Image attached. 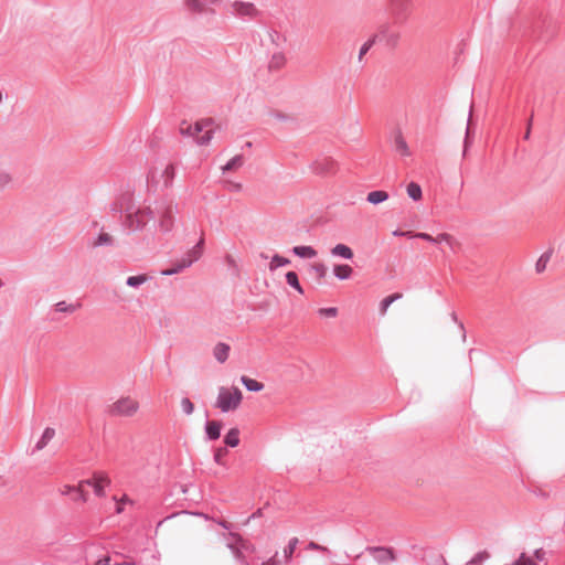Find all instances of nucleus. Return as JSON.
Wrapping results in <instances>:
<instances>
[{
    "label": "nucleus",
    "instance_id": "09e8293b",
    "mask_svg": "<svg viewBox=\"0 0 565 565\" xmlns=\"http://www.w3.org/2000/svg\"><path fill=\"white\" fill-rule=\"evenodd\" d=\"M451 239L452 237L449 234L440 233L435 237V244H441L444 242L447 244H451Z\"/></svg>",
    "mask_w": 565,
    "mask_h": 565
},
{
    "label": "nucleus",
    "instance_id": "8fccbe9b",
    "mask_svg": "<svg viewBox=\"0 0 565 565\" xmlns=\"http://www.w3.org/2000/svg\"><path fill=\"white\" fill-rule=\"evenodd\" d=\"M12 181L11 175L7 172H0V190L4 189Z\"/></svg>",
    "mask_w": 565,
    "mask_h": 565
},
{
    "label": "nucleus",
    "instance_id": "dca6fc26",
    "mask_svg": "<svg viewBox=\"0 0 565 565\" xmlns=\"http://www.w3.org/2000/svg\"><path fill=\"white\" fill-rule=\"evenodd\" d=\"M331 256L351 260L354 257L352 248L345 244L339 243L330 250Z\"/></svg>",
    "mask_w": 565,
    "mask_h": 565
},
{
    "label": "nucleus",
    "instance_id": "4be33fe9",
    "mask_svg": "<svg viewBox=\"0 0 565 565\" xmlns=\"http://www.w3.org/2000/svg\"><path fill=\"white\" fill-rule=\"evenodd\" d=\"M225 447L235 448L239 445V429L237 427L231 428L223 439Z\"/></svg>",
    "mask_w": 565,
    "mask_h": 565
},
{
    "label": "nucleus",
    "instance_id": "39448f33",
    "mask_svg": "<svg viewBox=\"0 0 565 565\" xmlns=\"http://www.w3.org/2000/svg\"><path fill=\"white\" fill-rule=\"evenodd\" d=\"M137 409V402L132 401L130 397H121L109 407L108 413L111 416H131Z\"/></svg>",
    "mask_w": 565,
    "mask_h": 565
},
{
    "label": "nucleus",
    "instance_id": "5fc2aeb1",
    "mask_svg": "<svg viewBox=\"0 0 565 565\" xmlns=\"http://www.w3.org/2000/svg\"><path fill=\"white\" fill-rule=\"evenodd\" d=\"M546 552L543 548H536L534 551V557L536 561H534L536 564L537 562H543L545 559Z\"/></svg>",
    "mask_w": 565,
    "mask_h": 565
},
{
    "label": "nucleus",
    "instance_id": "412c9836",
    "mask_svg": "<svg viewBox=\"0 0 565 565\" xmlns=\"http://www.w3.org/2000/svg\"><path fill=\"white\" fill-rule=\"evenodd\" d=\"M352 274H353V269L348 264H337L333 266V275L339 280H347V279L351 278Z\"/></svg>",
    "mask_w": 565,
    "mask_h": 565
},
{
    "label": "nucleus",
    "instance_id": "7ed1b4c3",
    "mask_svg": "<svg viewBox=\"0 0 565 565\" xmlns=\"http://www.w3.org/2000/svg\"><path fill=\"white\" fill-rule=\"evenodd\" d=\"M211 124V119L196 121L193 126H189L188 128L183 129L181 128L180 132L184 136H191L195 138V141L200 146H206L210 143V141L213 138L214 130L207 129L204 131V134L200 135L206 126Z\"/></svg>",
    "mask_w": 565,
    "mask_h": 565
},
{
    "label": "nucleus",
    "instance_id": "f257e3e1",
    "mask_svg": "<svg viewBox=\"0 0 565 565\" xmlns=\"http://www.w3.org/2000/svg\"><path fill=\"white\" fill-rule=\"evenodd\" d=\"M204 239L200 241L184 255L181 259L171 264V266L161 271L164 276H172L189 268L193 263L198 262L202 256Z\"/></svg>",
    "mask_w": 565,
    "mask_h": 565
},
{
    "label": "nucleus",
    "instance_id": "bb28decb",
    "mask_svg": "<svg viewBox=\"0 0 565 565\" xmlns=\"http://www.w3.org/2000/svg\"><path fill=\"white\" fill-rule=\"evenodd\" d=\"M407 195L413 201L417 202L423 198L422 186L417 182H409L406 188Z\"/></svg>",
    "mask_w": 565,
    "mask_h": 565
},
{
    "label": "nucleus",
    "instance_id": "2f4dec72",
    "mask_svg": "<svg viewBox=\"0 0 565 565\" xmlns=\"http://www.w3.org/2000/svg\"><path fill=\"white\" fill-rule=\"evenodd\" d=\"M291 262L289 258H286L284 256H280L278 254H275L273 257H271V260L269 263V270L270 271H274L276 269H278L279 267H282V266H287L289 265Z\"/></svg>",
    "mask_w": 565,
    "mask_h": 565
},
{
    "label": "nucleus",
    "instance_id": "3c124183",
    "mask_svg": "<svg viewBox=\"0 0 565 565\" xmlns=\"http://www.w3.org/2000/svg\"><path fill=\"white\" fill-rule=\"evenodd\" d=\"M226 547L232 554H235V551L241 550V542H238L237 539H233V541L226 543Z\"/></svg>",
    "mask_w": 565,
    "mask_h": 565
},
{
    "label": "nucleus",
    "instance_id": "bf43d9fd",
    "mask_svg": "<svg viewBox=\"0 0 565 565\" xmlns=\"http://www.w3.org/2000/svg\"><path fill=\"white\" fill-rule=\"evenodd\" d=\"M269 36H270L271 42L275 43L276 45H278L277 40L280 39V33L278 31L271 30L269 33Z\"/></svg>",
    "mask_w": 565,
    "mask_h": 565
},
{
    "label": "nucleus",
    "instance_id": "f704fd0d",
    "mask_svg": "<svg viewBox=\"0 0 565 565\" xmlns=\"http://www.w3.org/2000/svg\"><path fill=\"white\" fill-rule=\"evenodd\" d=\"M185 7L192 13L205 12V3L203 0H185Z\"/></svg>",
    "mask_w": 565,
    "mask_h": 565
},
{
    "label": "nucleus",
    "instance_id": "20e7f679",
    "mask_svg": "<svg viewBox=\"0 0 565 565\" xmlns=\"http://www.w3.org/2000/svg\"><path fill=\"white\" fill-rule=\"evenodd\" d=\"M365 552L372 555L379 565H388L396 561L395 550L391 546H366Z\"/></svg>",
    "mask_w": 565,
    "mask_h": 565
},
{
    "label": "nucleus",
    "instance_id": "e2e57ef3",
    "mask_svg": "<svg viewBox=\"0 0 565 565\" xmlns=\"http://www.w3.org/2000/svg\"><path fill=\"white\" fill-rule=\"evenodd\" d=\"M84 484L93 488L94 487V477L92 479H86V480L81 481L78 483V487H81V489H83Z\"/></svg>",
    "mask_w": 565,
    "mask_h": 565
},
{
    "label": "nucleus",
    "instance_id": "680f3d73",
    "mask_svg": "<svg viewBox=\"0 0 565 565\" xmlns=\"http://www.w3.org/2000/svg\"><path fill=\"white\" fill-rule=\"evenodd\" d=\"M94 565H110V557L105 556L95 562Z\"/></svg>",
    "mask_w": 565,
    "mask_h": 565
},
{
    "label": "nucleus",
    "instance_id": "a878e982",
    "mask_svg": "<svg viewBox=\"0 0 565 565\" xmlns=\"http://www.w3.org/2000/svg\"><path fill=\"white\" fill-rule=\"evenodd\" d=\"M286 282L294 288L298 294L303 295L305 290L300 285L298 274L296 271H287L285 275Z\"/></svg>",
    "mask_w": 565,
    "mask_h": 565
},
{
    "label": "nucleus",
    "instance_id": "0eeeda50",
    "mask_svg": "<svg viewBox=\"0 0 565 565\" xmlns=\"http://www.w3.org/2000/svg\"><path fill=\"white\" fill-rule=\"evenodd\" d=\"M232 12L239 18H257L260 11L252 2L234 1L232 3Z\"/></svg>",
    "mask_w": 565,
    "mask_h": 565
},
{
    "label": "nucleus",
    "instance_id": "ea45409f",
    "mask_svg": "<svg viewBox=\"0 0 565 565\" xmlns=\"http://www.w3.org/2000/svg\"><path fill=\"white\" fill-rule=\"evenodd\" d=\"M286 62V57L282 52L274 53L269 62V68H280Z\"/></svg>",
    "mask_w": 565,
    "mask_h": 565
},
{
    "label": "nucleus",
    "instance_id": "de8ad7c7",
    "mask_svg": "<svg viewBox=\"0 0 565 565\" xmlns=\"http://www.w3.org/2000/svg\"><path fill=\"white\" fill-rule=\"evenodd\" d=\"M413 238H419V239L426 241L428 243L435 244V237L428 233H424V232L414 233Z\"/></svg>",
    "mask_w": 565,
    "mask_h": 565
},
{
    "label": "nucleus",
    "instance_id": "473e14b6",
    "mask_svg": "<svg viewBox=\"0 0 565 565\" xmlns=\"http://www.w3.org/2000/svg\"><path fill=\"white\" fill-rule=\"evenodd\" d=\"M552 254H553V249H548L546 252H544L540 258L537 259L536 264H535V270L536 273H542L545 270L546 268V265L547 263L550 262L551 257H552Z\"/></svg>",
    "mask_w": 565,
    "mask_h": 565
},
{
    "label": "nucleus",
    "instance_id": "864d4df0",
    "mask_svg": "<svg viewBox=\"0 0 565 565\" xmlns=\"http://www.w3.org/2000/svg\"><path fill=\"white\" fill-rule=\"evenodd\" d=\"M451 319H452L454 322L458 323V326H459V328H460V330L462 332V339L465 340L466 339L465 326H463V323L461 321H459L458 316H457V313L455 311L451 312Z\"/></svg>",
    "mask_w": 565,
    "mask_h": 565
},
{
    "label": "nucleus",
    "instance_id": "774afa93",
    "mask_svg": "<svg viewBox=\"0 0 565 565\" xmlns=\"http://www.w3.org/2000/svg\"><path fill=\"white\" fill-rule=\"evenodd\" d=\"M122 511H124L122 505H121L120 503H117V504H116V508H115V512H116L117 514H120Z\"/></svg>",
    "mask_w": 565,
    "mask_h": 565
},
{
    "label": "nucleus",
    "instance_id": "5701e85b",
    "mask_svg": "<svg viewBox=\"0 0 565 565\" xmlns=\"http://www.w3.org/2000/svg\"><path fill=\"white\" fill-rule=\"evenodd\" d=\"M241 383L242 385L248 391L253 393H257L264 390V384L262 382H258L252 377H248L246 375L241 376Z\"/></svg>",
    "mask_w": 565,
    "mask_h": 565
},
{
    "label": "nucleus",
    "instance_id": "a18cd8bd",
    "mask_svg": "<svg viewBox=\"0 0 565 565\" xmlns=\"http://www.w3.org/2000/svg\"><path fill=\"white\" fill-rule=\"evenodd\" d=\"M137 212L142 213V218H147V221H154L156 220V212L150 207L147 206L145 209H139Z\"/></svg>",
    "mask_w": 565,
    "mask_h": 565
},
{
    "label": "nucleus",
    "instance_id": "69168bd1",
    "mask_svg": "<svg viewBox=\"0 0 565 565\" xmlns=\"http://www.w3.org/2000/svg\"><path fill=\"white\" fill-rule=\"evenodd\" d=\"M274 117L279 119V120H286L287 119V116L281 114V113H275Z\"/></svg>",
    "mask_w": 565,
    "mask_h": 565
},
{
    "label": "nucleus",
    "instance_id": "49530a36",
    "mask_svg": "<svg viewBox=\"0 0 565 565\" xmlns=\"http://www.w3.org/2000/svg\"><path fill=\"white\" fill-rule=\"evenodd\" d=\"M233 556L236 559V562L238 563V565H250L242 548L238 551H235V554H233Z\"/></svg>",
    "mask_w": 565,
    "mask_h": 565
},
{
    "label": "nucleus",
    "instance_id": "6ab92c4d",
    "mask_svg": "<svg viewBox=\"0 0 565 565\" xmlns=\"http://www.w3.org/2000/svg\"><path fill=\"white\" fill-rule=\"evenodd\" d=\"M230 345L224 342H218L213 349V355L220 363H224L228 359Z\"/></svg>",
    "mask_w": 565,
    "mask_h": 565
},
{
    "label": "nucleus",
    "instance_id": "9d476101",
    "mask_svg": "<svg viewBox=\"0 0 565 565\" xmlns=\"http://www.w3.org/2000/svg\"><path fill=\"white\" fill-rule=\"evenodd\" d=\"M392 148L395 152L399 153L403 157H407L411 154L408 145H407L405 138L403 137L401 130H396L394 132Z\"/></svg>",
    "mask_w": 565,
    "mask_h": 565
},
{
    "label": "nucleus",
    "instance_id": "f3484780",
    "mask_svg": "<svg viewBox=\"0 0 565 565\" xmlns=\"http://www.w3.org/2000/svg\"><path fill=\"white\" fill-rule=\"evenodd\" d=\"M109 479L104 473H94V493L97 497H104L105 495V486L109 484Z\"/></svg>",
    "mask_w": 565,
    "mask_h": 565
},
{
    "label": "nucleus",
    "instance_id": "58836bf2",
    "mask_svg": "<svg viewBox=\"0 0 565 565\" xmlns=\"http://www.w3.org/2000/svg\"><path fill=\"white\" fill-rule=\"evenodd\" d=\"M489 557L490 553L488 551H480L471 559H469L466 565H481V563L487 561Z\"/></svg>",
    "mask_w": 565,
    "mask_h": 565
},
{
    "label": "nucleus",
    "instance_id": "6e6552de",
    "mask_svg": "<svg viewBox=\"0 0 565 565\" xmlns=\"http://www.w3.org/2000/svg\"><path fill=\"white\" fill-rule=\"evenodd\" d=\"M223 423L221 420L206 419L204 424V434L206 440H217L221 437Z\"/></svg>",
    "mask_w": 565,
    "mask_h": 565
},
{
    "label": "nucleus",
    "instance_id": "13d9d810",
    "mask_svg": "<svg viewBox=\"0 0 565 565\" xmlns=\"http://www.w3.org/2000/svg\"><path fill=\"white\" fill-rule=\"evenodd\" d=\"M278 553L276 552L274 556L269 557L267 561L263 562L262 565H279V562L276 559Z\"/></svg>",
    "mask_w": 565,
    "mask_h": 565
},
{
    "label": "nucleus",
    "instance_id": "4468645a",
    "mask_svg": "<svg viewBox=\"0 0 565 565\" xmlns=\"http://www.w3.org/2000/svg\"><path fill=\"white\" fill-rule=\"evenodd\" d=\"M114 238L108 233L104 232L102 228L97 236L93 237L89 241V246L93 248L104 247V246H113Z\"/></svg>",
    "mask_w": 565,
    "mask_h": 565
},
{
    "label": "nucleus",
    "instance_id": "052dcab7",
    "mask_svg": "<svg viewBox=\"0 0 565 565\" xmlns=\"http://www.w3.org/2000/svg\"><path fill=\"white\" fill-rule=\"evenodd\" d=\"M532 120H533V115H531V117L527 120L526 131H525L524 137H523L525 140L530 139Z\"/></svg>",
    "mask_w": 565,
    "mask_h": 565
},
{
    "label": "nucleus",
    "instance_id": "ddd939ff",
    "mask_svg": "<svg viewBox=\"0 0 565 565\" xmlns=\"http://www.w3.org/2000/svg\"><path fill=\"white\" fill-rule=\"evenodd\" d=\"M409 0H393L392 12L397 21L406 19Z\"/></svg>",
    "mask_w": 565,
    "mask_h": 565
},
{
    "label": "nucleus",
    "instance_id": "7c9ffc66",
    "mask_svg": "<svg viewBox=\"0 0 565 565\" xmlns=\"http://www.w3.org/2000/svg\"><path fill=\"white\" fill-rule=\"evenodd\" d=\"M402 297H403V295H402V294H399V292H394V294H392V295H390V296L385 297V298L381 301V303H380V312H381V315H384V313L387 311L388 307H390L393 302H395L396 300L401 299Z\"/></svg>",
    "mask_w": 565,
    "mask_h": 565
},
{
    "label": "nucleus",
    "instance_id": "9b49d317",
    "mask_svg": "<svg viewBox=\"0 0 565 565\" xmlns=\"http://www.w3.org/2000/svg\"><path fill=\"white\" fill-rule=\"evenodd\" d=\"M62 495H68L74 501L86 502L87 493L78 486L66 484L61 489Z\"/></svg>",
    "mask_w": 565,
    "mask_h": 565
},
{
    "label": "nucleus",
    "instance_id": "393cba45",
    "mask_svg": "<svg viewBox=\"0 0 565 565\" xmlns=\"http://www.w3.org/2000/svg\"><path fill=\"white\" fill-rule=\"evenodd\" d=\"M163 186L169 188L172 185L173 179L175 177V167L172 163L166 166V168L161 171V175Z\"/></svg>",
    "mask_w": 565,
    "mask_h": 565
},
{
    "label": "nucleus",
    "instance_id": "f03ea898",
    "mask_svg": "<svg viewBox=\"0 0 565 565\" xmlns=\"http://www.w3.org/2000/svg\"><path fill=\"white\" fill-rule=\"evenodd\" d=\"M243 399L242 391L233 386L232 390L220 387L215 407L220 408L222 413H228L239 407Z\"/></svg>",
    "mask_w": 565,
    "mask_h": 565
},
{
    "label": "nucleus",
    "instance_id": "2eb2a0df",
    "mask_svg": "<svg viewBox=\"0 0 565 565\" xmlns=\"http://www.w3.org/2000/svg\"><path fill=\"white\" fill-rule=\"evenodd\" d=\"M386 32L387 28L381 29L376 34L373 35V38L369 39L365 43L362 44L359 52L360 61L377 41H382L385 38Z\"/></svg>",
    "mask_w": 565,
    "mask_h": 565
},
{
    "label": "nucleus",
    "instance_id": "6e6d98bb",
    "mask_svg": "<svg viewBox=\"0 0 565 565\" xmlns=\"http://www.w3.org/2000/svg\"><path fill=\"white\" fill-rule=\"evenodd\" d=\"M393 235H394V236H403V237H407V238H413L414 233H413V232H411V231H406V232H404V231H401V230H395V231L393 232Z\"/></svg>",
    "mask_w": 565,
    "mask_h": 565
},
{
    "label": "nucleus",
    "instance_id": "1a4fd4ad",
    "mask_svg": "<svg viewBox=\"0 0 565 565\" xmlns=\"http://www.w3.org/2000/svg\"><path fill=\"white\" fill-rule=\"evenodd\" d=\"M177 209V205L174 206ZM160 230L163 233H168L173 227V206L171 204L167 205L163 211L160 212V221H159Z\"/></svg>",
    "mask_w": 565,
    "mask_h": 565
},
{
    "label": "nucleus",
    "instance_id": "4d7b16f0",
    "mask_svg": "<svg viewBox=\"0 0 565 565\" xmlns=\"http://www.w3.org/2000/svg\"><path fill=\"white\" fill-rule=\"evenodd\" d=\"M110 212L113 213H119V214H122L124 213V210H122V205L117 203V202H114L110 204Z\"/></svg>",
    "mask_w": 565,
    "mask_h": 565
},
{
    "label": "nucleus",
    "instance_id": "cd10ccee",
    "mask_svg": "<svg viewBox=\"0 0 565 565\" xmlns=\"http://www.w3.org/2000/svg\"><path fill=\"white\" fill-rule=\"evenodd\" d=\"M55 430L51 427H46L41 436V438L36 441L34 450L43 449L49 441L54 437Z\"/></svg>",
    "mask_w": 565,
    "mask_h": 565
},
{
    "label": "nucleus",
    "instance_id": "72a5a7b5",
    "mask_svg": "<svg viewBox=\"0 0 565 565\" xmlns=\"http://www.w3.org/2000/svg\"><path fill=\"white\" fill-rule=\"evenodd\" d=\"M79 307V303H67L66 301H58L55 303L54 309L56 312L73 313Z\"/></svg>",
    "mask_w": 565,
    "mask_h": 565
},
{
    "label": "nucleus",
    "instance_id": "c9c22d12",
    "mask_svg": "<svg viewBox=\"0 0 565 565\" xmlns=\"http://www.w3.org/2000/svg\"><path fill=\"white\" fill-rule=\"evenodd\" d=\"M298 539L297 537H291L289 541H288V544L285 546L284 548V557L286 559L287 563L291 562L292 559V555L295 553V550L298 545Z\"/></svg>",
    "mask_w": 565,
    "mask_h": 565
},
{
    "label": "nucleus",
    "instance_id": "603ef678",
    "mask_svg": "<svg viewBox=\"0 0 565 565\" xmlns=\"http://www.w3.org/2000/svg\"><path fill=\"white\" fill-rule=\"evenodd\" d=\"M308 550H312V551H320V552H329V550L326 547V546H322L316 542H309L308 546H307Z\"/></svg>",
    "mask_w": 565,
    "mask_h": 565
},
{
    "label": "nucleus",
    "instance_id": "aec40b11",
    "mask_svg": "<svg viewBox=\"0 0 565 565\" xmlns=\"http://www.w3.org/2000/svg\"><path fill=\"white\" fill-rule=\"evenodd\" d=\"M291 253L299 258H313L317 256V250L312 246L306 245L294 246Z\"/></svg>",
    "mask_w": 565,
    "mask_h": 565
},
{
    "label": "nucleus",
    "instance_id": "e433bc0d",
    "mask_svg": "<svg viewBox=\"0 0 565 565\" xmlns=\"http://www.w3.org/2000/svg\"><path fill=\"white\" fill-rule=\"evenodd\" d=\"M230 536L232 539H237L238 542H241V548L244 551V553H254L255 546L247 540H244L239 534L237 533H230Z\"/></svg>",
    "mask_w": 565,
    "mask_h": 565
},
{
    "label": "nucleus",
    "instance_id": "c03bdc74",
    "mask_svg": "<svg viewBox=\"0 0 565 565\" xmlns=\"http://www.w3.org/2000/svg\"><path fill=\"white\" fill-rule=\"evenodd\" d=\"M318 315L320 317L334 318L338 316V308L337 307L320 308L318 310Z\"/></svg>",
    "mask_w": 565,
    "mask_h": 565
},
{
    "label": "nucleus",
    "instance_id": "0e129e2a",
    "mask_svg": "<svg viewBox=\"0 0 565 565\" xmlns=\"http://www.w3.org/2000/svg\"><path fill=\"white\" fill-rule=\"evenodd\" d=\"M262 515H263V510L259 508L249 515L248 521L252 519L260 518Z\"/></svg>",
    "mask_w": 565,
    "mask_h": 565
},
{
    "label": "nucleus",
    "instance_id": "423d86ee",
    "mask_svg": "<svg viewBox=\"0 0 565 565\" xmlns=\"http://www.w3.org/2000/svg\"><path fill=\"white\" fill-rule=\"evenodd\" d=\"M146 224L147 221L142 218V213L137 212V210H132L130 207L125 210V218L122 221V225L129 231V233L143 230Z\"/></svg>",
    "mask_w": 565,
    "mask_h": 565
},
{
    "label": "nucleus",
    "instance_id": "c85d7f7f",
    "mask_svg": "<svg viewBox=\"0 0 565 565\" xmlns=\"http://www.w3.org/2000/svg\"><path fill=\"white\" fill-rule=\"evenodd\" d=\"M244 164V156L236 154L232 159H230L223 167V173L235 170Z\"/></svg>",
    "mask_w": 565,
    "mask_h": 565
},
{
    "label": "nucleus",
    "instance_id": "f8f14e48",
    "mask_svg": "<svg viewBox=\"0 0 565 565\" xmlns=\"http://www.w3.org/2000/svg\"><path fill=\"white\" fill-rule=\"evenodd\" d=\"M311 169L316 173H320V174L331 173L335 169V162H334V160H332L330 158H323V159L316 160L315 162H312Z\"/></svg>",
    "mask_w": 565,
    "mask_h": 565
},
{
    "label": "nucleus",
    "instance_id": "c756f323",
    "mask_svg": "<svg viewBox=\"0 0 565 565\" xmlns=\"http://www.w3.org/2000/svg\"><path fill=\"white\" fill-rule=\"evenodd\" d=\"M149 279H150V277H148L146 274L129 276L126 279V285L131 288H139L141 285H143Z\"/></svg>",
    "mask_w": 565,
    "mask_h": 565
},
{
    "label": "nucleus",
    "instance_id": "a211bd4d",
    "mask_svg": "<svg viewBox=\"0 0 565 565\" xmlns=\"http://www.w3.org/2000/svg\"><path fill=\"white\" fill-rule=\"evenodd\" d=\"M473 135H475V128L472 127V111L470 110L469 111V116H468V120H467V128H466L465 139H463V151H462V156L463 157L466 156L468 148L473 142Z\"/></svg>",
    "mask_w": 565,
    "mask_h": 565
},
{
    "label": "nucleus",
    "instance_id": "79ce46f5",
    "mask_svg": "<svg viewBox=\"0 0 565 565\" xmlns=\"http://www.w3.org/2000/svg\"><path fill=\"white\" fill-rule=\"evenodd\" d=\"M311 270L315 271L319 280L323 279L327 275V266L323 263H317L311 265Z\"/></svg>",
    "mask_w": 565,
    "mask_h": 565
},
{
    "label": "nucleus",
    "instance_id": "4c0bfd02",
    "mask_svg": "<svg viewBox=\"0 0 565 565\" xmlns=\"http://www.w3.org/2000/svg\"><path fill=\"white\" fill-rule=\"evenodd\" d=\"M228 454V450L226 447H218L214 450L213 460L215 463L226 467V463L224 461V457Z\"/></svg>",
    "mask_w": 565,
    "mask_h": 565
},
{
    "label": "nucleus",
    "instance_id": "b1692460",
    "mask_svg": "<svg viewBox=\"0 0 565 565\" xmlns=\"http://www.w3.org/2000/svg\"><path fill=\"white\" fill-rule=\"evenodd\" d=\"M390 195L386 191L383 190H375L367 193L366 201L370 204L379 205L386 200H388Z\"/></svg>",
    "mask_w": 565,
    "mask_h": 565
},
{
    "label": "nucleus",
    "instance_id": "a19ab883",
    "mask_svg": "<svg viewBox=\"0 0 565 565\" xmlns=\"http://www.w3.org/2000/svg\"><path fill=\"white\" fill-rule=\"evenodd\" d=\"M384 28H387V32L385 34V38L381 42H385V44L388 46H395L397 44L399 35L395 32H392L388 25L382 26V29Z\"/></svg>",
    "mask_w": 565,
    "mask_h": 565
},
{
    "label": "nucleus",
    "instance_id": "37998d69",
    "mask_svg": "<svg viewBox=\"0 0 565 565\" xmlns=\"http://www.w3.org/2000/svg\"><path fill=\"white\" fill-rule=\"evenodd\" d=\"M181 408L185 415H191L194 412V404L189 397H183L181 399Z\"/></svg>",
    "mask_w": 565,
    "mask_h": 565
},
{
    "label": "nucleus",
    "instance_id": "338daca9",
    "mask_svg": "<svg viewBox=\"0 0 565 565\" xmlns=\"http://www.w3.org/2000/svg\"><path fill=\"white\" fill-rule=\"evenodd\" d=\"M221 0H203V2L205 3V8L207 6H212V4H216L218 3Z\"/></svg>",
    "mask_w": 565,
    "mask_h": 565
}]
</instances>
